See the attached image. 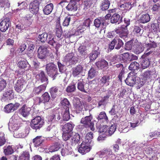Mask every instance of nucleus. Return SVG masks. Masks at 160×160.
<instances>
[{"instance_id":"f03ea898","label":"nucleus","mask_w":160,"mask_h":160,"mask_svg":"<svg viewBox=\"0 0 160 160\" xmlns=\"http://www.w3.org/2000/svg\"><path fill=\"white\" fill-rule=\"evenodd\" d=\"M45 70L48 75L51 77L53 80L55 79L58 75L59 74L58 72V69L57 65L53 62H50L46 65Z\"/></svg>"},{"instance_id":"6e6552de","label":"nucleus","mask_w":160,"mask_h":160,"mask_svg":"<svg viewBox=\"0 0 160 160\" xmlns=\"http://www.w3.org/2000/svg\"><path fill=\"white\" fill-rule=\"evenodd\" d=\"M20 104L16 102L14 104L10 103L5 106L4 108V112L6 113H10L17 110L19 107Z\"/></svg>"},{"instance_id":"de8ad7c7","label":"nucleus","mask_w":160,"mask_h":160,"mask_svg":"<svg viewBox=\"0 0 160 160\" xmlns=\"http://www.w3.org/2000/svg\"><path fill=\"white\" fill-rule=\"evenodd\" d=\"M120 15L118 13H114L111 17L110 19L111 22L112 23L117 22L120 18Z\"/></svg>"},{"instance_id":"dca6fc26","label":"nucleus","mask_w":160,"mask_h":160,"mask_svg":"<svg viewBox=\"0 0 160 160\" xmlns=\"http://www.w3.org/2000/svg\"><path fill=\"white\" fill-rule=\"evenodd\" d=\"M128 31V28H124L121 27L118 28L115 30V32L118 34L119 37L123 38H125L127 37Z\"/></svg>"},{"instance_id":"423d86ee","label":"nucleus","mask_w":160,"mask_h":160,"mask_svg":"<svg viewBox=\"0 0 160 160\" xmlns=\"http://www.w3.org/2000/svg\"><path fill=\"white\" fill-rule=\"evenodd\" d=\"M137 73L134 71L129 73L127 78L125 80L126 84L130 86H133L136 84V78L137 77Z\"/></svg>"},{"instance_id":"6e6d98bb","label":"nucleus","mask_w":160,"mask_h":160,"mask_svg":"<svg viewBox=\"0 0 160 160\" xmlns=\"http://www.w3.org/2000/svg\"><path fill=\"white\" fill-rule=\"evenodd\" d=\"M88 77L91 79L94 78L97 74V71L93 68H91L88 71Z\"/></svg>"},{"instance_id":"4be33fe9","label":"nucleus","mask_w":160,"mask_h":160,"mask_svg":"<svg viewBox=\"0 0 160 160\" xmlns=\"http://www.w3.org/2000/svg\"><path fill=\"white\" fill-rule=\"evenodd\" d=\"M83 68L82 66L79 64L72 68V74L74 77L77 76L83 71Z\"/></svg>"},{"instance_id":"0eeeda50","label":"nucleus","mask_w":160,"mask_h":160,"mask_svg":"<svg viewBox=\"0 0 160 160\" xmlns=\"http://www.w3.org/2000/svg\"><path fill=\"white\" fill-rule=\"evenodd\" d=\"M26 84V81L23 78L19 79L14 86L15 91L18 92H22L24 89V87Z\"/></svg>"},{"instance_id":"338daca9","label":"nucleus","mask_w":160,"mask_h":160,"mask_svg":"<svg viewBox=\"0 0 160 160\" xmlns=\"http://www.w3.org/2000/svg\"><path fill=\"white\" fill-rule=\"evenodd\" d=\"M42 103H43V101L41 97H37L34 99V104L35 105H39Z\"/></svg>"},{"instance_id":"aec40b11","label":"nucleus","mask_w":160,"mask_h":160,"mask_svg":"<svg viewBox=\"0 0 160 160\" xmlns=\"http://www.w3.org/2000/svg\"><path fill=\"white\" fill-rule=\"evenodd\" d=\"M75 125L72 122L67 123L64 125L62 128L63 132L70 133L73 130Z\"/></svg>"},{"instance_id":"37998d69","label":"nucleus","mask_w":160,"mask_h":160,"mask_svg":"<svg viewBox=\"0 0 160 160\" xmlns=\"http://www.w3.org/2000/svg\"><path fill=\"white\" fill-rule=\"evenodd\" d=\"M48 37V34L46 32H43L41 34H39L38 36V40L41 42H45L47 40Z\"/></svg>"},{"instance_id":"bb28decb","label":"nucleus","mask_w":160,"mask_h":160,"mask_svg":"<svg viewBox=\"0 0 160 160\" xmlns=\"http://www.w3.org/2000/svg\"><path fill=\"white\" fill-rule=\"evenodd\" d=\"M68 11H75L77 9L76 2L75 1H71L66 7Z\"/></svg>"},{"instance_id":"864d4df0","label":"nucleus","mask_w":160,"mask_h":160,"mask_svg":"<svg viewBox=\"0 0 160 160\" xmlns=\"http://www.w3.org/2000/svg\"><path fill=\"white\" fill-rule=\"evenodd\" d=\"M133 41L132 40L128 41L125 43V49L127 50H130L132 49V47H133Z\"/></svg>"},{"instance_id":"79ce46f5","label":"nucleus","mask_w":160,"mask_h":160,"mask_svg":"<svg viewBox=\"0 0 160 160\" xmlns=\"http://www.w3.org/2000/svg\"><path fill=\"white\" fill-rule=\"evenodd\" d=\"M42 100L43 103H45L49 102L51 97L49 93L47 92H44L42 96Z\"/></svg>"},{"instance_id":"3c124183","label":"nucleus","mask_w":160,"mask_h":160,"mask_svg":"<svg viewBox=\"0 0 160 160\" xmlns=\"http://www.w3.org/2000/svg\"><path fill=\"white\" fill-rule=\"evenodd\" d=\"M108 126H103L101 127L98 131L99 133L102 135H108Z\"/></svg>"},{"instance_id":"5fc2aeb1","label":"nucleus","mask_w":160,"mask_h":160,"mask_svg":"<svg viewBox=\"0 0 160 160\" xmlns=\"http://www.w3.org/2000/svg\"><path fill=\"white\" fill-rule=\"evenodd\" d=\"M120 7L121 8H124V10L129 11L131 8L132 6V4L131 3L128 2L121 5L120 6Z\"/></svg>"},{"instance_id":"7c9ffc66","label":"nucleus","mask_w":160,"mask_h":160,"mask_svg":"<svg viewBox=\"0 0 160 160\" xmlns=\"http://www.w3.org/2000/svg\"><path fill=\"white\" fill-rule=\"evenodd\" d=\"M14 92L13 90L10 89L5 92L3 94L2 98L11 100L14 98Z\"/></svg>"},{"instance_id":"c756f323","label":"nucleus","mask_w":160,"mask_h":160,"mask_svg":"<svg viewBox=\"0 0 160 160\" xmlns=\"http://www.w3.org/2000/svg\"><path fill=\"white\" fill-rule=\"evenodd\" d=\"M80 136L79 134L76 133L71 138L70 142L72 146H74L78 144L80 141Z\"/></svg>"},{"instance_id":"39448f33","label":"nucleus","mask_w":160,"mask_h":160,"mask_svg":"<svg viewBox=\"0 0 160 160\" xmlns=\"http://www.w3.org/2000/svg\"><path fill=\"white\" fill-rule=\"evenodd\" d=\"M92 145L83 141L81 144L78 146V152L82 155H84L88 153L91 150L92 148Z\"/></svg>"},{"instance_id":"49530a36","label":"nucleus","mask_w":160,"mask_h":160,"mask_svg":"<svg viewBox=\"0 0 160 160\" xmlns=\"http://www.w3.org/2000/svg\"><path fill=\"white\" fill-rule=\"evenodd\" d=\"M86 47L84 46L81 45L78 49V52L82 56L86 55L87 54Z\"/></svg>"},{"instance_id":"2eb2a0df","label":"nucleus","mask_w":160,"mask_h":160,"mask_svg":"<svg viewBox=\"0 0 160 160\" xmlns=\"http://www.w3.org/2000/svg\"><path fill=\"white\" fill-rule=\"evenodd\" d=\"M63 145V144H62L60 142H54L49 146L48 148L49 151L51 152L58 151L62 148V146Z\"/></svg>"},{"instance_id":"680f3d73","label":"nucleus","mask_w":160,"mask_h":160,"mask_svg":"<svg viewBox=\"0 0 160 160\" xmlns=\"http://www.w3.org/2000/svg\"><path fill=\"white\" fill-rule=\"evenodd\" d=\"M72 138V135L70 133L63 132L62 138L64 141H66Z\"/></svg>"},{"instance_id":"f257e3e1","label":"nucleus","mask_w":160,"mask_h":160,"mask_svg":"<svg viewBox=\"0 0 160 160\" xmlns=\"http://www.w3.org/2000/svg\"><path fill=\"white\" fill-rule=\"evenodd\" d=\"M93 116L91 114H90L89 116H86L82 118L80 121V123L82 125H79V128H81V127L86 128H90L92 131H95L94 124V121H92Z\"/></svg>"},{"instance_id":"a19ab883","label":"nucleus","mask_w":160,"mask_h":160,"mask_svg":"<svg viewBox=\"0 0 160 160\" xmlns=\"http://www.w3.org/2000/svg\"><path fill=\"white\" fill-rule=\"evenodd\" d=\"M110 96V95L109 94H107L106 96H104L101 100L98 102V106H101L104 103H105L107 102L108 101Z\"/></svg>"},{"instance_id":"9d476101","label":"nucleus","mask_w":160,"mask_h":160,"mask_svg":"<svg viewBox=\"0 0 160 160\" xmlns=\"http://www.w3.org/2000/svg\"><path fill=\"white\" fill-rule=\"evenodd\" d=\"M11 22L9 18H6L3 20L0 23V30L3 32L6 31L8 28Z\"/></svg>"},{"instance_id":"ea45409f","label":"nucleus","mask_w":160,"mask_h":160,"mask_svg":"<svg viewBox=\"0 0 160 160\" xmlns=\"http://www.w3.org/2000/svg\"><path fill=\"white\" fill-rule=\"evenodd\" d=\"M150 64V61L148 58H145L141 62V68L145 69L148 67Z\"/></svg>"},{"instance_id":"052dcab7","label":"nucleus","mask_w":160,"mask_h":160,"mask_svg":"<svg viewBox=\"0 0 160 160\" xmlns=\"http://www.w3.org/2000/svg\"><path fill=\"white\" fill-rule=\"evenodd\" d=\"M7 85L6 82L3 79L0 78V92L3 90Z\"/></svg>"},{"instance_id":"2f4dec72","label":"nucleus","mask_w":160,"mask_h":160,"mask_svg":"<svg viewBox=\"0 0 160 160\" xmlns=\"http://www.w3.org/2000/svg\"><path fill=\"white\" fill-rule=\"evenodd\" d=\"M108 62L104 59H102L100 61H98L95 63L96 65L98 68L102 69L108 65Z\"/></svg>"},{"instance_id":"f3484780","label":"nucleus","mask_w":160,"mask_h":160,"mask_svg":"<svg viewBox=\"0 0 160 160\" xmlns=\"http://www.w3.org/2000/svg\"><path fill=\"white\" fill-rule=\"evenodd\" d=\"M56 38L51 34L48 35V37L47 39V42L50 45L55 47L56 49H58L60 48L61 45L57 43L55 41Z\"/></svg>"},{"instance_id":"bf43d9fd","label":"nucleus","mask_w":160,"mask_h":160,"mask_svg":"<svg viewBox=\"0 0 160 160\" xmlns=\"http://www.w3.org/2000/svg\"><path fill=\"white\" fill-rule=\"evenodd\" d=\"M116 129L115 125H112L110 127H108V135H111L115 132Z\"/></svg>"},{"instance_id":"69168bd1","label":"nucleus","mask_w":160,"mask_h":160,"mask_svg":"<svg viewBox=\"0 0 160 160\" xmlns=\"http://www.w3.org/2000/svg\"><path fill=\"white\" fill-rule=\"evenodd\" d=\"M74 107L77 113H79V112L81 111L83 109V106L81 103L78 104H76L74 105Z\"/></svg>"},{"instance_id":"a878e982","label":"nucleus","mask_w":160,"mask_h":160,"mask_svg":"<svg viewBox=\"0 0 160 160\" xmlns=\"http://www.w3.org/2000/svg\"><path fill=\"white\" fill-rule=\"evenodd\" d=\"M46 85L45 84L35 87L33 90V92L35 95H38L46 89Z\"/></svg>"},{"instance_id":"393cba45","label":"nucleus","mask_w":160,"mask_h":160,"mask_svg":"<svg viewBox=\"0 0 160 160\" xmlns=\"http://www.w3.org/2000/svg\"><path fill=\"white\" fill-rule=\"evenodd\" d=\"M54 8L53 4L50 3L45 6L43 9V13L46 15L50 14L52 12Z\"/></svg>"},{"instance_id":"f704fd0d","label":"nucleus","mask_w":160,"mask_h":160,"mask_svg":"<svg viewBox=\"0 0 160 160\" xmlns=\"http://www.w3.org/2000/svg\"><path fill=\"white\" fill-rule=\"evenodd\" d=\"M61 104L65 110H69L71 107V104L66 98H64L61 102Z\"/></svg>"},{"instance_id":"c85d7f7f","label":"nucleus","mask_w":160,"mask_h":160,"mask_svg":"<svg viewBox=\"0 0 160 160\" xmlns=\"http://www.w3.org/2000/svg\"><path fill=\"white\" fill-rule=\"evenodd\" d=\"M110 77L107 75H105L102 77L99 81V84L102 86L105 85H109V82L110 80Z\"/></svg>"},{"instance_id":"c9c22d12","label":"nucleus","mask_w":160,"mask_h":160,"mask_svg":"<svg viewBox=\"0 0 160 160\" xmlns=\"http://www.w3.org/2000/svg\"><path fill=\"white\" fill-rule=\"evenodd\" d=\"M93 138V133L92 132H88L86 135L84 142H88L92 145V139Z\"/></svg>"},{"instance_id":"b1692460","label":"nucleus","mask_w":160,"mask_h":160,"mask_svg":"<svg viewBox=\"0 0 160 160\" xmlns=\"http://www.w3.org/2000/svg\"><path fill=\"white\" fill-rule=\"evenodd\" d=\"M110 1L109 0H103L100 2L99 7L102 11L108 10L110 5Z\"/></svg>"},{"instance_id":"e2e57ef3","label":"nucleus","mask_w":160,"mask_h":160,"mask_svg":"<svg viewBox=\"0 0 160 160\" xmlns=\"http://www.w3.org/2000/svg\"><path fill=\"white\" fill-rule=\"evenodd\" d=\"M76 90V86L75 84L68 86L66 88V91L68 93L74 92Z\"/></svg>"},{"instance_id":"58836bf2","label":"nucleus","mask_w":160,"mask_h":160,"mask_svg":"<svg viewBox=\"0 0 160 160\" xmlns=\"http://www.w3.org/2000/svg\"><path fill=\"white\" fill-rule=\"evenodd\" d=\"M139 64L136 62H132L129 67L130 70L135 71L138 70L139 68Z\"/></svg>"},{"instance_id":"72a5a7b5","label":"nucleus","mask_w":160,"mask_h":160,"mask_svg":"<svg viewBox=\"0 0 160 160\" xmlns=\"http://www.w3.org/2000/svg\"><path fill=\"white\" fill-rule=\"evenodd\" d=\"M43 140L41 136H38L34 138L32 140V142L36 147H38L40 146L43 142Z\"/></svg>"},{"instance_id":"f8f14e48","label":"nucleus","mask_w":160,"mask_h":160,"mask_svg":"<svg viewBox=\"0 0 160 160\" xmlns=\"http://www.w3.org/2000/svg\"><path fill=\"white\" fill-rule=\"evenodd\" d=\"M62 114L59 112H56L48 117V121L52 123H57L61 118Z\"/></svg>"},{"instance_id":"c03bdc74","label":"nucleus","mask_w":160,"mask_h":160,"mask_svg":"<svg viewBox=\"0 0 160 160\" xmlns=\"http://www.w3.org/2000/svg\"><path fill=\"white\" fill-rule=\"evenodd\" d=\"M33 16L31 14H28L24 17L25 21L28 23V24L31 25L33 21Z\"/></svg>"},{"instance_id":"7ed1b4c3","label":"nucleus","mask_w":160,"mask_h":160,"mask_svg":"<svg viewBox=\"0 0 160 160\" xmlns=\"http://www.w3.org/2000/svg\"><path fill=\"white\" fill-rule=\"evenodd\" d=\"M44 124V120L40 116H37L31 120L30 126L33 130H39Z\"/></svg>"},{"instance_id":"1a4fd4ad","label":"nucleus","mask_w":160,"mask_h":160,"mask_svg":"<svg viewBox=\"0 0 160 160\" xmlns=\"http://www.w3.org/2000/svg\"><path fill=\"white\" fill-rule=\"evenodd\" d=\"M39 1L34 0L30 4L29 10L30 12L33 14H37L39 11Z\"/></svg>"},{"instance_id":"0e129e2a","label":"nucleus","mask_w":160,"mask_h":160,"mask_svg":"<svg viewBox=\"0 0 160 160\" xmlns=\"http://www.w3.org/2000/svg\"><path fill=\"white\" fill-rule=\"evenodd\" d=\"M157 47V44L154 41L151 42L150 43H148L147 44V50H148L151 48H155Z\"/></svg>"},{"instance_id":"774afa93","label":"nucleus","mask_w":160,"mask_h":160,"mask_svg":"<svg viewBox=\"0 0 160 160\" xmlns=\"http://www.w3.org/2000/svg\"><path fill=\"white\" fill-rule=\"evenodd\" d=\"M151 72L150 71H147L144 72L142 75L143 78L144 79H147L150 78Z\"/></svg>"},{"instance_id":"8fccbe9b","label":"nucleus","mask_w":160,"mask_h":160,"mask_svg":"<svg viewBox=\"0 0 160 160\" xmlns=\"http://www.w3.org/2000/svg\"><path fill=\"white\" fill-rule=\"evenodd\" d=\"M28 64V62L26 61H21L18 63V67L21 69H25L27 67Z\"/></svg>"},{"instance_id":"20e7f679","label":"nucleus","mask_w":160,"mask_h":160,"mask_svg":"<svg viewBox=\"0 0 160 160\" xmlns=\"http://www.w3.org/2000/svg\"><path fill=\"white\" fill-rule=\"evenodd\" d=\"M124 43L122 40L118 37H115L108 44V49L111 50L114 48L116 49H120L123 46Z\"/></svg>"},{"instance_id":"4d7b16f0","label":"nucleus","mask_w":160,"mask_h":160,"mask_svg":"<svg viewBox=\"0 0 160 160\" xmlns=\"http://www.w3.org/2000/svg\"><path fill=\"white\" fill-rule=\"evenodd\" d=\"M63 120L67 121L70 118L69 110H65L62 116Z\"/></svg>"},{"instance_id":"412c9836","label":"nucleus","mask_w":160,"mask_h":160,"mask_svg":"<svg viewBox=\"0 0 160 160\" xmlns=\"http://www.w3.org/2000/svg\"><path fill=\"white\" fill-rule=\"evenodd\" d=\"M144 47L139 42H135L132 48L133 52L136 54H139L144 50Z\"/></svg>"},{"instance_id":"603ef678","label":"nucleus","mask_w":160,"mask_h":160,"mask_svg":"<svg viewBox=\"0 0 160 160\" xmlns=\"http://www.w3.org/2000/svg\"><path fill=\"white\" fill-rule=\"evenodd\" d=\"M91 22V21L90 18H88L84 20L82 23V26L84 28H88L90 26V24Z\"/></svg>"},{"instance_id":"9b49d317","label":"nucleus","mask_w":160,"mask_h":160,"mask_svg":"<svg viewBox=\"0 0 160 160\" xmlns=\"http://www.w3.org/2000/svg\"><path fill=\"white\" fill-rule=\"evenodd\" d=\"M64 61L69 62L70 65L75 64L78 62V58L74 57L73 53H69L65 57Z\"/></svg>"},{"instance_id":"e433bc0d","label":"nucleus","mask_w":160,"mask_h":160,"mask_svg":"<svg viewBox=\"0 0 160 160\" xmlns=\"http://www.w3.org/2000/svg\"><path fill=\"white\" fill-rule=\"evenodd\" d=\"M100 53L98 50H95L89 55V57L91 61H93L96 59Z\"/></svg>"},{"instance_id":"09e8293b","label":"nucleus","mask_w":160,"mask_h":160,"mask_svg":"<svg viewBox=\"0 0 160 160\" xmlns=\"http://www.w3.org/2000/svg\"><path fill=\"white\" fill-rule=\"evenodd\" d=\"M98 121L100 120L103 119L105 121L107 122L108 121V118L107 117L106 113L104 112H101L99 114L97 118Z\"/></svg>"},{"instance_id":"4468645a","label":"nucleus","mask_w":160,"mask_h":160,"mask_svg":"<svg viewBox=\"0 0 160 160\" xmlns=\"http://www.w3.org/2000/svg\"><path fill=\"white\" fill-rule=\"evenodd\" d=\"M38 58L42 59H45L47 53V48L44 46H40L38 49Z\"/></svg>"},{"instance_id":"6ab92c4d","label":"nucleus","mask_w":160,"mask_h":160,"mask_svg":"<svg viewBox=\"0 0 160 160\" xmlns=\"http://www.w3.org/2000/svg\"><path fill=\"white\" fill-rule=\"evenodd\" d=\"M36 78L38 81H40L42 82H48V77L44 71H40L36 75Z\"/></svg>"},{"instance_id":"473e14b6","label":"nucleus","mask_w":160,"mask_h":160,"mask_svg":"<svg viewBox=\"0 0 160 160\" xmlns=\"http://www.w3.org/2000/svg\"><path fill=\"white\" fill-rule=\"evenodd\" d=\"M59 92L58 88L56 86H54L50 88L49 92L52 98H55L58 96V93Z\"/></svg>"},{"instance_id":"4c0bfd02","label":"nucleus","mask_w":160,"mask_h":160,"mask_svg":"<svg viewBox=\"0 0 160 160\" xmlns=\"http://www.w3.org/2000/svg\"><path fill=\"white\" fill-rule=\"evenodd\" d=\"M30 154L28 151H25L23 152L19 156L18 160H29Z\"/></svg>"},{"instance_id":"cd10ccee","label":"nucleus","mask_w":160,"mask_h":160,"mask_svg":"<svg viewBox=\"0 0 160 160\" xmlns=\"http://www.w3.org/2000/svg\"><path fill=\"white\" fill-rule=\"evenodd\" d=\"M105 20L104 18H101L100 19H95L94 21V25L97 28H99L100 25L103 26L105 24Z\"/></svg>"},{"instance_id":"ddd939ff","label":"nucleus","mask_w":160,"mask_h":160,"mask_svg":"<svg viewBox=\"0 0 160 160\" xmlns=\"http://www.w3.org/2000/svg\"><path fill=\"white\" fill-rule=\"evenodd\" d=\"M78 89L81 92L86 93H88L90 90L89 88V85L88 84L84 85V82L83 81H80L78 83Z\"/></svg>"},{"instance_id":"5701e85b","label":"nucleus","mask_w":160,"mask_h":160,"mask_svg":"<svg viewBox=\"0 0 160 160\" xmlns=\"http://www.w3.org/2000/svg\"><path fill=\"white\" fill-rule=\"evenodd\" d=\"M150 19V18L148 14H143L139 15L138 21L141 23H145L149 22Z\"/></svg>"},{"instance_id":"a18cd8bd","label":"nucleus","mask_w":160,"mask_h":160,"mask_svg":"<svg viewBox=\"0 0 160 160\" xmlns=\"http://www.w3.org/2000/svg\"><path fill=\"white\" fill-rule=\"evenodd\" d=\"M122 60L124 62H127L131 61V56L128 52L124 53L121 54Z\"/></svg>"},{"instance_id":"13d9d810","label":"nucleus","mask_w":160,"mask_h":160,"mask_svg":"<svg viewBox=\"0 0 160 160\" xmlns=\"http://www.w3.org/2000/svg\"><path fill=\"white\" fill-rule=\"evenodd\" d=\"M4 152L5 155H9L13 152V150L11 146H8L4 149Z\"/></svg>"},{"instance_id":"a211bd4d","label":"nucleus","mask_w":160,"mask_h":160,"mask_svg":"<svg viewBox=\"0 0 160 160\" xmlns=\"http://www.w3.org/2000/svg\"><path fill=\"white\" fill-rule=\"evenodd\" d=\"M31 109L28 107L25 104L23 105L22 106L19 110V113L24 117L28 116L30 113Z\"/></svg>"}]
</instances>
